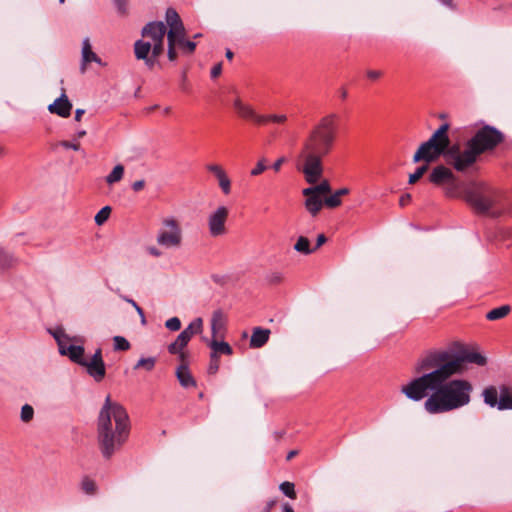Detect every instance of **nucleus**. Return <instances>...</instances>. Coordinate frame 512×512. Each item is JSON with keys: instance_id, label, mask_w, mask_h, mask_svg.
<instances>
[{"instance_id": "1", "label": "nucleus", "mask_w": 512, "mask_h": 512, "mask_svg": "<svg viewBox=\"0 0 512 512\" xmlns=\"http://www.w3.org/2000/svg\"><path fill=\"white\" fill-rule=\"evenodd\" d=\"M445 358L425 354L417 360L413 378L400 389L408 399L419 402L427 397L424 409L429 414L447 413L469 404L473 387L465 379L449 380L458 374L456 361L441 363Z\"/></svg>"}, {"instance_id": "2", "label": "nucleus", "mask_w": 512, "mask_h": 512, "mask_svg": "<svg viewBox=\"0 0 512 512\" xmlns=\"http://www.w3.org/2000/svg\"><path fill=\"white\" fill-rule=\"evenodd\" d=\"M337 135L338 115L335 113L322 117L309 132L301 151L303 173L308 183L315 184L322 176V158L332 151Z\"/></svg>"}, {"instance_id": "3", "label": "nucleus", "mask_w": 512, "mask_h": 512, "mask_svg": "<svg viewBox=\"0 0 512 512\" xmlns=\"http://www.w3.org/2000/svg\"><path fill=\"white\" fill-rule=\"evenodd\" d=\"M166 22L170 27L167 31V27L162 21L149 22L146 24L141 31L143 38H149V41L143 39L137 40L134 43V54L137 60H143L148 69L152 70L158 58L164 52V38L167 35V41L169 44V54L173 57L172 45L174 39L179 33L185 30L182 20L173 8L166 10Z\"/></svg>"}, {"instance_id": "4", "label": "nucleus", "mask_w": 512, "mask_h": 512, "mask_svg": "<svg viewBox=\"0 0 512 512\" xmlns=\"http://www.w3.org/2000/svg\"><path fill=\"white\" fill-rule=\"evenodd\" d=\"M98 443L104 458H111L127 441L130 434V420L126 409L112 402L108 395L99 412Z\"/></svg>"}, {"instance_id": "5", "label": "nucleus", "mask_w": 512, "mask_h": 512, "mask_svg": "<svg viewBox=\"0 0 512 512\" xmlns=\"http://www.w3.org/2000/svg\"><path fill=\"white\" fill-rule=\"evenodd\" d=\"M504 139V134L496 127L484 125L466 142L461 152H457V149L451 151L455 170L463 173L471 169L480 155L494 150Z\"/></svg>"}, {"instance_id": "6", "label": "nucleus", "mask_w": 512, "mask_h": 512, "mask_svg": "<svg viewBox=\"0 0 512 512\" xmlns=\"http://www.w3.org/2000/svg\"><path fill=\"white\" fill-rule=\"evenodd\" d=\"M500 196V192L485 184H475L465 191L466 202L478 213H489Z\"/></svg>"}, {"instance_id": "7", "label": "nucleus", "mask_w": 512, "mask_h": 512, "mask_svg": "<svg viewBox=\"0 0 512 512\" xmlns=\"http://www.w3.org/2000/svg\"><path fill=\"white\" fill-rule=\"evenodd\" d=\"M232 105L239 118L250 121L257 126H265L270 123L284 125L288 120L286 114H259L252 105L245 103L238 96L233 100Z\"/></svg>"}, {"instance_id": "8", "label": "nucleus", "mask_w": 512, "mask_h": 512, "mask_svg": "<svg viewBox=\"0 0 512 512\" xmlns=\"http://www.w3.org/2000/svg\"><path fill=\"white\" fill-rule=\"evenodd\" d=\"M484 403L498 410H512V387L502 384L497 388L490 385L482 392Z\"/></svg>"}, {"instance_id": "9", "label": "nucleus", "mask_w": 512, "mask_h": 512, "mask_svg": "<svg viewBox=\"0 0 512 512\" xmlns=\"http://www.w3.org/2000/svg\"><path fill=\"white\" fill-rule=\"evenodd\" d=\"M432 358L444 357L445 360L442 363L449 361H456L458 364L457 373L461 374L464 371V363H473L478 366H484L486 364V358L478 352L465 351L460 355L455 354L451 350H433L426 353Z\"/></svg>"}, {"instance_id": "10", "label": "nucleus", "mask_w": 512, "mask_h": 512, "mask_svg": "<svg viewBox=\"0 0 512 512\" xmlns=\"http://www.w3.org/2000/svg\"><path fill=\"white\" fill-rule=\"evenodd\" d=\"M182 238L180 223L173 217L163 219L157 234V243L165 248H177L181 246Z\"/></svg>"}, {"instance_id": "11", "label": "nucleus", "mask_w": 512, "mask_h": 512, "mask_svg": "<svg viewBox=\"0 0 512 512\" xmlns=\"http://www.w3.org/2000/svg\"><path fill=\"white\" fill-rule=\"evenodd\" d=\"M449 129L450 126L448 123L442 124L426 142L445 152V160L447 164L455 169V160L451 157L450 153L454 149H457V152H461V148L457 144L450 145L451 142L448 136Z\"/></svg>"}, {"instance_id": "12", "label": "nucleus", "mask_w": 512, "mask_h": 512, "mask_svg": "<svg viewBox=\"0 0 512 512\" xmlns=\"http://www.w3.org/2000/svg\"><path fill=\"white\" fill-rule=\"evenodd\" d=\"M229 210L225 206H219L208 217L209 233L213 237H218L226 233V221L228 219Z\"/></svg>"}, {"instance_id": "13", "label": "nucleus", "mask_w": 512, "mask_h": 512, "mask_svg": "<svg viewBox=\"0 0 512 512\" xmlns=\"http://www.w3.org/2000/svg\"><path fill=\"white\" fill-rule=\"evenodd\" d=\"M81 366L86 368L89 376L96 382H101L106 375V367L102 357V349H96L90 360H84Z\"/></svg>"}, {"instance_id": "14", "label": "nucleus", "mask_w": 512, "mask_h": 512, "mask_svg": "<svg viewBox=\"0 0 512 512\" xmlns=\"http://www.w3.org/2000/svg\"><path fill=\"white\" fill-rule=\"evenodd\" d=\"M445 152L427 142H423L413 156L414 162H425L427 164L437 161Z\"/></svg>"}, {"instance_id": "15", "label": "nucleus", "mask_w": 512, "mask_h": 512, "mask_svg": "<svg viewBox=\"0 0 512 512\" xmlns=\"http://www.w3.org/2000/svg\"><path fill=\"white\" fill-rule=\"evenodd\" d=\"M206 170L213 174L217 179L218 185L223 194L229 195L231 193V180L224 168L219 164H207Z\"/></svg>"}, {"instance_id": "16", "label": "nucleus", "mask_w": 512, "mask_h": 512, "mask_svg": "<svg viewBox=\"0 0 512 512\" xmlns=\"http://www.w3.org/2000/svg\"><path fill=\"white\" fill-rule=\"evenodd\" d=\"M82 344H83V342L82 343H76V342L65 343L63 345V347L59 349V353L63 356H68L72 362L81 366V364L85 360V358H84L85 350H84V347Z\"/></svg>"}, {"instance_id": "17", "label": "nucleus", "mask_w": 512, "mask_h": 512, "mask_svg": "<svg viewBox=\"0 0 512 512\" xmlns=\"http://www.w3.org/2000/svg\"><path fill=\"white\" fill-rule=\"evenodd\" d=\"M186 32L183 30L182 33H179L176 38L174 39L173 45L171 46L173 49V57L170 56L169 50L167 51V56L170 61H175L178 57L176 47H179V49L184 54H192L196 49V43L190 40H187L185 38Z\"/></svg>"}, {"instance_id": "18", "label": "nucleus", "mask_w": 512, "mask_h": 512, "mask_svg": "<svg viewBox=\"0 0 512 512\" xmlns=\"http://www.w3.org/2000/svg\"><path fill=\"white\" fill-rule=\"evenodd\" d=\"M455 180L456 177L453 172L444 165L434 167L429 175V181L438 186L445 183L454 184Z\"/></svg>"}, {"instance_id": "19", "label": "nucleus", "mask_w": 512, "mask_h": 512, "mask_svg": "<svg viewBox=\"0 0 512 512\" xmlns=\"http://www.w3.org/2000/svg\"><path fill=\"white\" fill-rule=\"evenodd\" d=\"M48 110L50 113L63 118L71 115L72 103L69 101L64 89L61 96L48 106Z\"/></svg>"}, {"instance_id": "20", "label": "nucleus", "mask_w": 512, "mask_h": 512, "mask_svg": "<svg viewBox=\"0 0 512 512\" xmlns=\"http://www.w3.org/2000/svg\"><path fill=\"white\" fill-rule=\"evenodd\" d=\"M82 59H81V66L80 71L82 74L86 72L87 65L89 63L95 62L99 65H104L101 58L92 50V46L90 44L89 38H85L82 42Z\"/></svg>"}, {"instance_id": "21", "label": "nucleus", "mask_w": 512, "mask_h": 512, "mask_svg": "<svg viewBox=\"0 0 512 512\" xmlns=\"http://www.w3.org/2000/svg\"><path fill=\"white\" fill-rule=\"evenodd\" d=\"M226 328V317L221 310L213 312L211 317L212 338H223Z\"/></svg>"}, {"instance_id": "22", "label": "nucleus", "mask_w": 512, "mask_h": 512, "mask_svg": "<svg viewBox=\"0 0 512 512\" xmlns=\"http://www.w3.org/2000/svg\"><path fill=\"white\" fill-rule=\"evenodd\" d=\"M189 341L190 339L187 337V335L181 332L175 341L168 346V352L172 355H179L180 360L184 362L186 354L183 350Z\"/></svg>"}, {"instance_id": "23", "label": "nucleus", "mask_w": 512, "mask_h": 512, "mask_svg": "<svg viewBox=\"0 0 512 512\" xmlns=\"http://www.w3.org/2000/svg\"><path fill=\"white\" fill-rule=\"evenodd\" d=\"M176 377L183 388L196 387V380L186 364L183 363L178 366L176 369Z\"/></svg>"}, {"instance_id": "24", "label": "nucleus", "mask_w": 512, "mask_h": 512, "mask_svg": "<svg viewBox=\"0 0 512 512\" xmlns=\"http://www.w3.org/2000/svg\"><path fill=\"white\" fill-rule=\"evenodd\" d=\"M269 336L270 330L260 327L254 328L250 339V346L252 348H260L264 346L268 342Z\"/></svg>"}, {"instance_id": "25", "label": "nucleus", "mask_w": 512, "mask_h": 512, "mask_svg": "<svg viewBox=\"0 0 512 512\" xmlns=\"http://www.w3.org/2000/svg\"><path fill=\"white\" fill-rule=\"evenodd\" d=\"M50 334L54 337L57 342L58 348H62L65 343L76 342L82 343L84 339L82 337L74 336L70 337L67 335L62 328H56L55 330H49Z\"/></svg>"}, {"instance_id": "26", "label": "nucleus", "mask_w": 512, "mask_h": 512, "mask_svg": "<svg viewBox=\"0 0 512 512\" xmlns=\"http://www.w3.org/2000/svg\"><path fill=\"white\" fill-rule=\"evenodd\" d=\"M18 260L13 253L0 246V273L12 269Z\"/></svg>"}, {"instance_id": "27", "label": "nucleus", "mask_w": 512, "mask_h": 512, "mask_svg": "<svg viewBox=\"0 0 512 512\" xmlns=\"http://www.w3.org/2000/svg\"><path fill=\"white\" fill-rule=\"evenodd\" d=\"M304 196L306 197V200L304 203L306 210L312 216H316L323 207V204H324L323 200L321 199L320 196L315 195V194H309V195H304Z\"/></svg>"}, {"instance_id": "28", "label": "nucleus", "mask_w": 512, "mask_h": 512, "mask_svg": "<svg viewBox=\"0 0 512 512\" xmlns=\"http://www.w3.org/2000/svg\"><path fill=\"white\" fill-rule=\"evenodd\" d=\"M218 338H212V340L209 343L210 348L212 349L211 354H225V355H231L233 353V350L231 346L224 341H218Z\"/></svg>"}, {"instance_id": "29", "label": "nucleus", "mask_w": 512, "mask_h": 512, "mask_svg": "<svg viewBox=\"0 0 512 512\" xmlns=\"http://www.w3.org/2000/svg\"><path fill=\"white\" fill-rule=\"evenodd\" d=\"M331 191L330 184L327 180L322 181L320 184L303 189V195L315 194L321 197Z\"/></svg>"}, {"instance_id": "30", "label": "nucleus", "mask_w": 512, "mask_h": 512, "mask_svg": "<svg viewBox=\"0 0 512 512\" xmlns=\"http://www.w3.org/2000/svg\"><path fill=\"white\" fill-rule=\"evenodd\" d=\"M294 250L303 255H309L315 252V249L311 247L310 241L305 236H300L294 244Z\"/></svg>"}, {"instance_id": "31", "label": "nucleus", "mask_w": 512, "mask_h": 512, "mask_svg": "<svg viewBox=\"0 0 512 512\" xmlns=\"http://www.w3.org/2000/svg\"><path fill=\"white\" fill-rule=\"evenodd\" d=\"M511 311V307L509 305H502L500 307L494 308L490 310L486 314V319L489 321H496L506 317Z\"/></svg>"}, {"instance_id": "32", "label": "nucleus", "mask_w": 512, "mask_h": 512, "mask_svg": "<svg viewBox=\"0 0 512 512\" xmlns=\"http://www.w3.org/2000/svg\"><path fill=\"white\" fill-rule=\"evenodd\" d=\"M203 329V320L198 317L195 318L183 331V334H186L187 337L191 340L194 335L200 334Z\"/></svg>"}, {"instance_id": "33", "label": "nucleus", "mask_w": 512, "mask_h": 512, "mask_svg": "<svg viewBox=\"0 0 512 512\" xmlns=\"http://www.w3.org/2000/svg\"><path fill=\"white\" fill-rule=\"evenodd\" d=\"M124 175V166L121 164L116 165L113 170L106 176V182L112 185L119 182Z\"/></svg>"}, {"instance_id": "34", "label": "nucleus", "mask_w": 512, "mask_h": 512, "mask_svg": "<svg viewBox=\"0 0 512 512\" xmlns=\"http://www.w3.org/2000/svg\"><path fill=\"white\" fill-rule=\"evenodd\" d=\"M156 365V358L155 357H142L140 358L137 363L134 365L133 369H144L148 372L152 371L155 368Z\"/></svg>"}, {"instance_id": "35", "label": "nucleus", "mask_w": 512, "mask_h": 512, "mask_svg": "<svg viewBox=\"0 0 512 512\" xmlns=\"http://www.w3.org/2000/svg\"><path fill=\"white\" fill-rule=\"evenodd\" d=\"M283 280H284V275L280 271H271L265 277V281L269 285H279L283 282Z\"/></svg>"}, {"instance_id": "36", "label": "nucleus", "mask_w": 512, "mask_h": 512, "mask_svg": "<svg viewBox=\"0 0 512 512\" xmlns=\"http://www.w3.org/2000/svg\"><path fill=\"white\" fill-rule=\"evenodd\" d=\"M110 214H111V208L109 206L103 207L95 215V218H94L95 223L99 226L103 225L108 220Z\"/></svg>"}, {"instance_id": "37", "label": "nucleus", "mask_w": 512, "mask_h": 512, "mask_svg": "<svg viewBox=\"0 0 512 512\" xmlns=\"http://www.w3.org/2000/svg\"><path fill=\"white\" fill-rule=\"evenodd\" d=\"M113 342L115 351H127L131 347L129 341L122 336H115Z\"/></svg>"}, {"instance_id": "38", "label": "nucleus", "mask_w": 512, "mask_h": 512, "mask_svg": "<svg viewBox=\"0 0 512 512\" xmlns=\"http://www.w3.org/2000/svg\"><path fill=\"white\" fill-rule=\"evenodd\" d=\"M279 489L285 496L291 499L296 498L294 482H281Z\"/></svg>"}, {"instance_id": "39", "label": "nucleus", "mask_w": 512, "mask_h": 512, "mask_svg": "<svg viewBox=\"0 0 512 512\" xmlns=\"http://www.w3.org/2000/svg\"><path fill=\"white\" fill-rule=\"evenodd\" d=\"M428 165L425 163L424 165L419 166L414 173L409 176V183H416L428 170Z\"/></svg>"}, {"instance_id": "40", "label": "nucleus", "mask_w": 512, "mask_h": 512, "mask_svg": "<svg viewBox=\"0 0 512 512\" xmlns=\"http://www.w3.org/2000/svg\"><path fill=\"white\" fill-rule=\"evenodd\" d=\"M34 416V409L31 405L25 404L21 408V420L25 423L30 422Z\"/></svg>"}, {"instance_id": "41", "label": "nucleus", "mask_w": 512, "mask_h": 512, "mask_svg": "<svg viewBox=\"0 0 512 512\" xmlns=\"http://www.w3.org/2000/svg\"><path fill=\"white\" fill-rule=\"evenodd\" d=\"M220 366V359L219 355L211 354L210 355V363L208 367V373L209 374H215L219 370Z\"/></svg>"}, {"instance_id": "42", "label": "nucleus", "mask_w": 512, "mask_h": 512, "mask_svg": "<svg viewBox=\"0 0 512 512\" xmlns=\"http://www.w3.org/2000/svg\"><path fill=\"white\" fill-rule=\"evenodd\" d=\"M342 201H341V198L338 197L335 193L332 194L331 196L329 197H326L325 200H324V204L328 207V208H336V207H339L341 205Z\"/></svg>"}, {"instance_id": "43", "label": "nucleus", "mask_w": 512, "mask_h": 512, "mask_svg": "<svg viewBox=\"0 0 512 512\" xmlns=\"http://www.w3.org/2000/svg\"><path fill=\"white\" fill-rule=\"evenodd\" d=\"M165 327L170 331H178L181 328V321L178 317H172L165 322Z\"/></svg>"}, {"instance_id": "44", "label": "nucleus", "mask_w": 512, "mask_h": 512, "mask_svg": "<svg viewBox=\"0 0 512 512\" xmlns=\"http://www.w3.org/2000/svg\"><path fill=\"white\" fill-rule=\"evenodd\" d=\"M266 169V160L263 158L257 162L256 166L251 170L250 174L251 176H258L262 174Z\"/></svg>"}, {"instance_id": "45", "label": "nucleus", "mask_w": 512, "mask_h": 512, "mask_svg": "<svg viewBox=\"0 0 512 512\" xmlns=\"http://www.w3.org/2000/svg\"><path fill=\"white\" fill-rule=\"evenodd\" d=\"M81 490L87 495L95 494L97 490L96 482H81Z\"/></svg>"}, {"instance_id": "46", "label": "nucleus", "mask_w": 512, "mask_h": 512, "mask_svg": "<svg viewBox=\"0 0 512 512\" xmlns=\"http://www.w3.org/2000/svg\"><path fill=\"white\" fill-rule=\"evenodd\" d=\"M117 10L120 14L125 15L127 13V0H113Z\"/></svg>"}, {"instance_id": "47", "label": "nucleus", "mask_w": 512, "mask_h": 512, "mask_svg": "<svg viewBox=\"0 0 512 512\" xmlns=\"http://www.w3.org/2000/svg\"><path fill=\"white\" fill-rule=\"evenodd\" d=\"M60 145L65 149H73L74 151L80 150V143L79 142H71V141H61Z\"/></svg>"}, {"instance_id": "48", "label": "nucleus", "mask_w": 512, "mask_h": 512, "mask_svg": "<svg viewBox=\"0 0 512 512\" xmlns=\"http://www.w3.org/2000/svg\"><path fill=\"white\" fill-rule=\"evenodd\" d=\"M366 75L369 79L373 80V81H376L378 80L379 78L382 77L383 75V72L380 71V70H368L366 72Z\"/></svg>"}, {"instance_id": "49", "label": "nucleus", "mask_w": 512, "mask_h": 512, "mask_svg": "<svg viewBox=\"0 0 512 512\" xmlns=\"http://www.w3.org/2000/svg\"><path fill=\"white\" fill-rule=\"evenodd\" d=\"M127 302H129L135 308V310L141 317L142 323H145V314L143 309L132 299H127Z\"/></svg>"}, {"instance_id": "50", "label": "nucleus", "mask_w": 512, "mask_h": 512, "mask_svg": "<svg viewBox=\"0 0 512 512\" xmlns=\"http://www.w3.org/2000/svg\"><path fill=\"white\" fill-rule=\"evenodd\" d=\"M222 73V63H217L211 69V78L215 79Z\"/></svg>"}, {"instance_id": "51", "label": "nucleus", "mask_w": 512, "mask_h": 512, "mask_svg": "<svg viewBox=\"0 0 512 512\" xmlns=\"http://www.w3.org/2000/svg\"><path fill=\"white\" fill-rule=\"evenodd\" d=\"M411 195L409 193L403 194L399 199V205L401 207L407 206L411 202Z\"/></svg>"}, {"instance_id": "52", "label": "nucleus", "mask_w": 512, "mask_h": 512, "mask_svg": "<svg viewBox=\"0 0 512 512\" xmlns=\"http://www.w3.org/2000/svg\"><path fill=\"white\" fill-rule=\"evenodd\" d=\"M286 162L285 157L278 158L272 165V168L275 172H278L281 169V166Z\"/></svg>"}, {"instance_id": "53", "label": "nucleus", "mask_w": 512, "mask_h": 512, "mask_svg": "<svg viewBox=\"0 0 512 512\" xmlns=\"http://www.w3.org/2000/svg\"><path fill=\"white\" fill-rule=\"evenodd\" d=\"M144 186H145L144 180H137L132 184V189L135 192H138V191L142 190L144 188Z\"/></svg>"}, {"instance_id": "54", "label": "nucleus", "mask_w": 512, "mask_h": 512, "mask_svg": "<svg viewBox=\"0 0 512 512\" xmlns=\"http://www.w3.org/2000/svg\"><path fill=\"white\" fill-rule=\"evenodd\" d=\"M327 241V238L324 234H320L318 235L317 237V241H316V246L313 247V249H315V251L320 248L325 242Z\"/></svg>"}, {"instance_id": "55", "label": "nucleus", "mask_w": 512, "mask_h": 512, "mask_svg": "<svg viewBox=\"0 0 512 512\" xmlns=\"http://www.w3.org/2000/svg\"><path fill=\"white\" fill-rule=\"evenodd\" d=\"M350 190L348 188H341V189H338L337 191H335V194L338 196V197H342V196H345L347 194H349Z\"/></svg>"}, {"instance_id": "56", "label": "nucleus", "mask_w": 512, "mask_h": 512, "mask_svg": "<svg viewBox=\"0 0 512 512\" xmlns=\"http://www.w3.org/2000/svg\"><path fill=\"white\" fill-rule=\"evenodd\" d=\"M299 454V451L298 450H291L288 452L287 456H286V460L287 461H290L292 460L295 456H297Z\"/></svg>"}, {"instance_id": "57", "label": "nucleus", "mask_w": 512, "mask_h": 512, "mask_svg": "<svg viewBox=\"0 0 512 512\" xmlns=\"http://www.w3.org/2000/svg\"><path fill=\"white\" fill-rule=\"evenodd\" d=\"M84 113H85L84 109H77L75 111V120L79 122L81 120V118H82Z\"/></svg>"}, {"instance_id": "58", "label": "nucleus", "mask_w": 512, "mask_h": 512, "mask_svg": "<svg viewBox=\"0 0 512 512\" xmlns=\"http://www.w3.org/2000/svg\"><path fill=\"white\" fill-rule=\"evenodd\" d=\"M149 253L156 257H159L161 255V252L155 247L149 248Z\"/></svg>"}, {"instance_id": "59", "label": "nucleus", "mask_w": 512, "mask_h": 512, "mask_svg": "<svg viewBox=\"0 0 512 512\" xmlns=\"http://www.w3.org/2000/svg\"><path fill=\"white\" fill-rule=\"evenodd\" d=\"M438 1L449 8H454L453 0H438Z\"/></svg>"}, {"instance_id": "60", "label": "nucleus", "mask_w": 512, "mask_h": 512, "mask_svg": "<svg viewBox=\"0 0 512 512\" xmlns=\"http://www.w3.org/2000/svg\"><path fill=\"white\" fill-rule=\"evenodd\" d=\"M225 56L228 60H232L233 57H234V53L230 50V49H227L226 50V53H225Z\"/></svg>"}, {"instance_id": "61", "label": "nucleus", "mask_w": 512, "mask_h": 512, "mask_svg": "<svg viewBox=\"0 0 512 512\" xmlns=\"http://www.w3.org/2000/svg\"><path fill=\"white\" fill-rule=\"evenodd\" d=\"M347 96H348V92H347V90H346L345 88H342V89L340 90V97H341L342 99H346V98H347Z\"/></svg>"}, {"instance_id": "62", "label": "nucleus", "mask_w": 512, "mask_h": 512, "mask_svg": "<svg viewBox=\"0 0 512 512\" xmlns=\"http://www.w3.org/2000/svg\"><path fill=\"white\" fill-rule=\"evenodd\" d=\"M86 135V131L85 130H80L76 133V137L77 138H82Z\"/></svg>"}, {"instance_id": "63", "label": "nucleus", "mask_w": 512, "mask_h": 512, "mask_svg": "<svg viewBox=\"0 0 512 512\" xmlns=\"http://www.w3.org/2000/svg\"><path fill=\"white\" fill-rule=\"evenodd\" d=\"M284 512H294L293 508L291 506H289L288 504H286L284 506Z\"/></svg>"}, {"instance_id": "64", "label": "nucleus", "mask_w": 512, "mask_h": 512, "mask_svg": "<svg viewBox=\"0 0 512 512\" xmlns=\"http://www.w3.org/2000/svg\"><path fill=\"white\" fill-rule=\"evenodd\" d=\"M6 155V149L0 145V157H3Z\"/></svg>"}]
</instances>
